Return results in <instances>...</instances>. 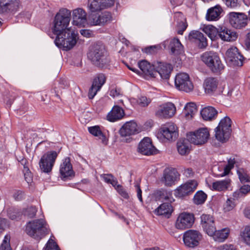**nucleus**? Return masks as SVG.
<instances>
[{"label":"nucleus","instance_id":"29","mask_svg":"<svg viewBox=\"0 0 250 250\" xmlns=\"http://www.w3.org/2000/svg\"><path fill=\"white\" fill-rule=\"evenodd\" d=\"M218 36L224 41L232 42L235 41L237 38L236 33L232 31L225 27H220Z\"/></svg>","mask_w":250,"mask_h":250},{"label":"nucleus","instance_id":"35","mask_svg":"<svg viewBox=\"0 0 250 250\" xmlns=\"http://www.w3.org/2000/svg\"><path fill=\"white\" fill-rule=\"evenodd\" d=\"M175 19L177 20V31L178 34L183 35L184 31L186 29L188 24L184 15L181 12L175 13Z\"/></svg>","mask_w":250,"mask_h":250},{"label":"nucleus","instance_id":"49","mask_svg":"<svg viewBox=\"0 0 250 250\" xmlns=\"http://www.w3.org/2000/svg\"><path fill=\"white\" fill-rule=\"evenodd\" d=\"M242 237L245 243L248 245H250V226L245 227Z\"/></svg>","mask_w":250,"mask_h":250},{"label":"nucleus","instance_id":"16","mask_svg":"<svg viewBox=\"0 0 250 250\" xmlns=\"http://www.w3.org/2000/svg\"><path fill=\"white\" fill-rule=\"evenodd\" d=\"M160 134L167 140L174 141L178 136L177 127L172 123H167L161 128Z\"/></svg>","mask_w":250,"mask_h":250},{"label":"nucleus","instance_id":"25","mask_svg":"<svg viewBox=\"0 0 250 250\" xmlns=\"http://www.w3.org/2000/svg\"><path fill=\"white\" fill-rule=\"evenodd\" d=\"M60 172L62 178L63 179L74 176V172L72 169V166L69 157L65 158L61 164Z\"/></svg>","mask_w":250,"mask_h":250},{"label":"nucleus","instance_id":"47","mask_svg":"<svg viewBox=\"0 0 250 250\" xmlns=\"http://www.w3.org/2000/svg\"><path fill=\"white\" fill-rule=\"evenodd\" d=\"M37 210V208L35 207L31 206L24 209L22 211V213L24 216L31 218L35 216Z\"/></svg>","mask_w":250,"mask_h":250},{"label":"nucleus","instance_id":"50","mask_svg":"<svg viewBox=\"0 0 250 250\" xmlns=\"http://www.w3.org/2000/svg\"><path fill=\"white\" fill-rule=\"evenodd\" d=\"M160 46L157 45H153L146 47L144 49V51L146 54H155L158 52L161 49Z\"/></svg>","mask_w":250,"mask_h":250},{"label":"nucleus","instance_id":"22","mask_svg":"<svg viewBox=\"0 0 250 250\" xmlns=\"http://www.w3.org/2000/svg\"><path fill=\"white\" fill-rule=\"evenodd\" d=\"M19 0H0V13L16 11L19 8Z\"/></svg>","mask_w":250,"mask_h":250},{"label":"nucleus","instance_id":"9","mask_svg":"<svg viewBox=\"0 0 250 250\" xmlns=\"http://www.w3.org/2000/svg\"><path fill=\"white\" fill-rule=\"evenodd\" d=\"M57 156L58 153L55 151H49L44 154L39 162L41 170L45 173L50 172L52 170Z\"/></svg>","mask_w":250,"mask_h":250},{"label":"nucleus","instance_id":"52","mask_svg":"<svg viewBox=\"0 0 250 250\" xmlns=\"http://www.w3.org/2000/svg\"><path fill=\"white\" fill-rule=\"evenodd\" d=\"M151 102V100L146 96H141L138 100V104L142 107L147 106Z\"/></svg>","mask_w":250,"mask_h":250},{"label":"nucleus","instance_id":"18","mask_svg":"<svg viewBox=\"0 0 250 250\" xmlns=\"http://www.w3.org/2000/svg\"><path fill=\"white\" fill-rule=\"evenodd\" d=\"M111 14L105 12L100 15L91 14L88 20V23L92 26L104 25L111 21Z\"/></svg>","mask_w":250,"mask_h":250},{"label":"nucleus","instance_id":"63","mask_svg":"<svg viewBox=\"0 0 250 250\" xmlns=\"http://www.w3.org/2000/svg\"><path fill=\"white\" fill-rule=\"evenodd\" d=\"M117 190L119 193L124 198H127L128 196L127 192L120 185L117 186Z\"/></svg>","mask_w":250,"mask_h":250},{"label":"nucleus","instance_id":"36","mask_svg":"<svg viewBox=\"0 0 250 250\" xmlns=\"http://www.w3.org/2000/svg\"><path fill=\"white\" fill-rule=\"evenodd\" d=\"M154 196L157 200H163L170 203L174 201L172 197V191L162 189L156 191L154 193Z\"/></svg>","mask_w":250,"mask_h":250},{"label":"nucleus","instance_id":"42","mask_svg":"<svg viewBox=\"0 0 250 250\" xmlns=\"http://www.w3.org/2000/svg\"><path fill=\"white\" fill-rule=\"evenodd\" d=\"M203 31L211 40L213 41L218 35L219 30L212 25H208L204 27Z\"/></svg>","mask_w":250,"mask_h":250},{"label":"nucleus","instance_id":"44","mask_svg":"<svg viewBox=\"0 0 250 250\" xmlns=\"http://www.w3.org/2000/svg\"><path fill=\"white\" fill-rule=\"evenodd\" d=\"M169 47L172 54H178L180 53L183 48V45L178 39L171 40Z\"/></svg>","mask_w":250,"mask_h":250},{"label":"nucleus","instance_id":"13","mask_svg":"<svg viewBox=\"0 0 250 250\" xmlns=\"http://www.w3.org/2000/svg\"><path fill=\"white\" fill-rule=\"evenodd\" d=\"M174 104L170 102L160 105L156 109L155 115L160 118L168 119L172 117L176 113Z\"/></svg>","mask_w":250,"mask_h":250},{"label":"nucleus","instance_id":"62","mask_svg":"<svg viewBox=\"0 0 250 250\" xmlns=\"http://www.w3.org/2000/svg\"><path fill=\"white\" fill-rule=\"evenodd\" d=\"M240 189L243 195L245 196L248 193L250 192V186L248 185H244L240 188Z\"/></svg>","mask_w":250,"mask_h":250},{"label":"nucleus","instance_id":"57","mask_svg":"<svg viewBox=\"0 0 250 250\" xmlns=\"http://www.w3.org/2000/svg\"><path fill=\"white\" fill-rule=\"evenodd\" d=\"M234 207V204L230 199H228L224 205V209L225 211H229L232 210Z\"/></svg>","mask_w":250,"mask_h":250},{"label":"nucleus","instance_id":"54","mask_svg":"<svg viewBox=\"0 0 250 250\" xmlns=\"http://www.w3.org/2000/svg\"><path fill=\"white\" fill-rule=\"evenodd\" d=\"M21 213L15 209H10L8 211V216L12 220H16L19 218Z\"/></svg>","mask_w":250,"mask_h":250},{"label":"nucleus","instance_id":"37","mask_svg":"<svg viewBox=\"0 0 250 250\" xmlns=\"http://www.w3.org/2000/svg\"><path fill=\"white\" fill-rule=\"evenodd\" d=\"M189 141L187 139H180L177 143V148L179 153L181 155L188 154L190 150Z\"/></svg>","mask_w":250,"mask_h":250},{"label":"nucleus","instance_id":"34","mask_svg":"<svg viewBox=\"0 0 250 250\" xmlns=\"http://www.w3.org/2000/svg\"><path fill=\"white\" fill-rule=\"evenodd\" d=\"M125 115L124 110L119 106H114L107 116V120L115 122L122 119Z\"/></svg>","mask_w":250,"mask_h":250},{"label":"nucleus","instance_id":"33","mask_svg":"<svg viewBox=\"0 0 250 250\" xmlns=\"http://www.w3.org/2000/svg\"><path fill=\"white\" fill-rule=\"evenodd\" d=\"M230 233V229L228 228L216 230L215 227V231L212 234H208L209 236H212L214 240L219 242H224L229 236Z\"/></svg>","mask_w":250,"mask_h":250},{"label":"nucleus","instance_id":"39","mask_svg":"<svg viewBox=\"0 0 250 250\" xmlns=\"http://www.w3.org/2000/svg\"><path fill=\"white\" fill-rule=\"evenodd\" d=\"M222 12V8L220 6L217 5L208 10L206 15V19L208 21L217 20L219 18Z\"/></svg>","mask_w":250,"mask_h":250},{"label":"nucleus","instance_id":"21","mask_svg":"<svg viewBox=\"0 0 250 250\" xmlns=\"http://www.w3.org/2000/svg\"><path fill=\"white\" fill-rule=\"evenodd\" d=\"M201 224L203 230L208 235L212 234L215 231V220L211 215L203 214L201 216Z\"/></svg>","mask_w":250,"mask_h":250},{"label":"nucleus","instance_id":"56","mask_svg":"<svg viewBox=\"0 0 250 250\" xmlns=\"http://www.w3.org/2000/svg\"><path fill=\"white\" fill-rule=\"evenodd\" d=\"M23 172L24 176V178L28 183H30L32 181V174L29 170L28 167H24L23 168Z\"/></svg>","mask_w":250,"mask_h":250},{"label":"nucleus","instance_id":"30","mask_svg":"<svg viewBox=\"0 0 250 250\" xmlns=\"http://www.w3.org/2000/svg\"><path fill=\"white\" fill-rule=\"evenodd\" d=\"M203 62L208 67L213 66L212 62L215 61V63L220 62V58L218 54L213 51H207L203 53L201 56Z\"/></svg>","mask_w":250,"mask_h":250},{"label":"nucleus","instance_id":"48","mask_svg":"<svg viewBox=\"0 0 250 250\" xmlns=\"http://www.w3.org/2000/svg\"><path fill=\"white\" fill-rule=\"evenodd\" d=\"M213 66H209L208 67L210 69L212 72L213 73H218L220 72L222 70H223L224 68V66L221 62V60H220V62L217 63H215V61L212 62Z\"/></svg>","mask_w":250,"mask_h":250},{"label":"nucleus","instance_id":"7","mask_svg":"<svg viewBox=\"0 0 250 250\" xmlns=\"http://www.w3.org/2000/svg\"><path fill=\"white\" fill-rule=\"evenodd\" d=\"M225 59L230 66H241L243 63L244 57L236 47L232 46L227 50Z\"/></svg>","mask_w":250,"mask_h":250},{"label":"nucleus","instance_id":"31","mask_svg":"<svg viewBox=\"0 0 250 250\" xmlns=\"http://www.w3.org/2000/svg\"><path fill=\"white\" fill-rule=\"evenodd\" d=\"M170 203L166 202L161 204L155 209V213L158 215H163L167 218H169L173 210Z\"/></svg>","mask_w":250,"mask_h":250},{"label":"nucleus","instance_id":"17","mask_svg":"<svg viewBox=\"0 0 250 250\" xmlns=\"http://www.w3.org/2000/svg\"><path fill=\"white\" fill-rule=\"evenodd\" d=\"M138 151L145 155H153L157 153L158 150L153 146L149 138H144L139 144Z\"/></svg>","mask_w":250,"mask_h":250},{"label":"nucleus","instance_id":"26","mask_svg":"<svg viewBox=\"0 0 250 250\" xmlns=\"http://www.w3.org/2000/svg\"><path fill=\"white\" fill-rule=\"evenodd\" d=\"M72 18L74 25L84 26L86 23V13L82 8H77L73 11Z\"/></svg>","mask_w":250,"mask_h":250},{"label":"nucleus","instance_id":"32","mask_svg":"<svg viewBox=\"0 0 250 250\" xmlns=\"http://www.w3.org/2000/svg\"><path fill=\"white\" fill-rule=\"evenodd\" d=\"M200 114L204 120L210 121L216 118L218 112L213 107L208 106L203 108Z\"/></svg>","mask_w":250,"mask_h":250},{"label":"nucleus","instance_id":"4","mask_svg":"<svg viewBox=\"0 0 250 250\" xmlns=\"http://www.w3.org/2000/svg\"><path fill=\"white\" fill-rule=\"evenodd\" d=\"M25 231L28 235L40 239L49 233V229L45 221L41 219L29 222L26 224Z\"/></svg>","mask_w":250,"mask_h":250},{"label":"nucleus","instance_id":"27","mask_svg":"<svg viewBox=\"0 0 250 250\" xmlns=\"http://www.w3.org/2000/svg\"><path fill=\"white\" fill-rule=\"evenodd\" d=\"M188 39L190 41H195L197 42L200 48H205L208 46L207 38L203 33L198 31H192L190 32Z\"/></svg>","mask_w":250,"mask_h":250},{"label":"nucleus","instance_id":"51","mask_svg":"<svg viewBox=\"0 0 250 250\" xmlns=\"http://www.w3.org/2000/svg\"><path fill=\"white\" fill-rule=\"evenodd\" d=\"M10 237L5 236L0 246V250H11L9 244Z\"/></svg>","mask_w":250,"mask_h":250},{"label":"nucleus","instance_id":"12","mask_svg":"<svg viewBox=\"0 0 250 250\" xmlns=\"http://www.w3.org/2000/svg\"><path fill=\"white\" fill-rule=\"evenodd\" d=\"M195 218L192 213L183 212L179 215L175 227L180 229H184L191 227L194 223Z\"/></svg>","mask_w":250,"mask_h":250},{"label":"nucleus","instance_id":"24","mask_svg":"<svg viewBox=\"0 0 250 250\" xmlns=\"http://www.w3.org/2000/svg\"><path fill=\"white\" fill-rule=\"evenodd\" d=\"M235 164L234 159L230 158L228 160V164L225 166H215L213 168V172L216 176L223 177L228 174L230 170L233 168Z\"/></svg>","mask_w":250,"mask_h":250},{"label":"nucleus","instance_id":"41","mask_svg":"<svg viewBox=\"0 0 250 250\" xmlns=\"http://www.w3.org/2000/svg\"><path fill=\"white\" fill-rule=\"evenodd\" d=\"M230 182L229 179L214 182L212 183V189L219 191L226 190L228 188Z\"/></svg>","mask_w":250,"mask_h":250},{"label":"nucleus","instance_id":"10","mask_svg":"<svg viewBox=\"0 0 250 250\" xmlns=\"http://www.w3.org/2000/svg\"><path fill=\"white\" fill-rule=\"evenodd\" d=\"M202 238L201 233L199 231L193 229L186 231L183 237L184 244L189 248L197 247Z\"/></svg>","mask_w":250,"mask_h":250},{"label":"nucleus","instance_id":"5","mask_svg":"<svg viewBox=\"0 0 250 250\" xmlns=\"http://www.w3.org/2000/svg\"><path fill=\"white\" fill-rule=\"evenodd\" d=\"M231 121L230 119L226 116L219 122L217 127L215 129L216 139L220 142H227L231 132Z\"/></svg>","mask_w":250,"mask_h":250},{"label":"nucleus","instance_id":"6","mask_svg":"<svg viewBox=\"0 0 250 250\" xmlns=\"http://www.w3.org/2000/svg\"><path fill=\"white\" fill-rule=\"evenodd\" d=\"M187 137L190 143L195 145H202L207 142L209 133L207 128H201L188 133Z\"/></svg>","mask_w":250,"mask_h":250},{"label":"nucleus","instance_id":"23","mask_svg":"<svg viewBox=\"0 0 250 250\" xmlns=\"http://www.w3.org/2000/svg\"><path fill=\"white\" fill-rule=\"evenodd\" d=\"M137 124L132 121L125 123L120 129L122 137L130 136L139 132Z\"/></svg>","mask_w":250,"mask_h":250},{"label":"nucleus","instance_id":"64","mask_svg":"<svg viewBox=\"0 0 250 250\" xmlns=\"http://www.w3.org/2000/svg\"><path fill=\"white\" fill-rule=\"evenodd\" d=\"M183 174L187 177H192L194 175V172L191 168H187L184 170Z\"/></svg>","mask_w":250,"mask_h":250},{"label":"nucleus","instance_id":"61","mask_svg":"<svg viewBox=\"0 0 250 250\" xmlns=\"http://www.w3.org/2000/svg\"><path fill=\"white\" fill-rule=\"evenodd\" d=\"M219 250H235L234 246L231 244H225L220 246Z\"/></svg>","mask_w":250,"mask_h":250},{"label":"nucleus","instance_id":"15","mask_svg":"<svg viewBox=\"0 0 250 250\" xmlns=\"http://www.w3.org/2000/svg\"><path fill=\"white\" fill-rule=\"evenodd\" d=\"M229 21L234 28L240 29L247 25L248 17L243 13L230 12L229 14Z\"/></svg>","mask_w":250,"mask_h":250},{"label":"nucleus","instance_id":"28","mask_svg":"<svg viewBox=\"0 0 250 250\" xmlns=\"http://www.w3.org/2000/svg\"><path fill=\"white\" fill-rule=\"evenodd\" d=\"M138 66L142 72L146 76L151 77H155L156 71L155 70V64L151 65L146 60H142L138 62Z\"/></svg>","mask_w":250,"mask_h":250},{"label":"nucleus","instance_id":"2","mask_svg":"<svg viewBox=\"0 0 250 250\" xmlns=\"http://www.w3.org/2000/svg\"><path fill=\"white\" fill-rule=\"evenodd\" d=\"M78 34L72 28L68 29L65 31L56 35L54 41L56 46L64 50L72 49L76 44Z\"/></svg>","mask_w":250,"mask_h":250},{"label":"nucleus","instance_id":"1","mask_svg":"<svg viewBox=\"0 0 250 250\" xmlns=\"http://www.w3.org/2000/svg\"><path fill=\"white\" fill-rule=\"evenodd\" d=\"M88 57L92 63L101 68H107L110 63V59L103 45H94L88 54Z\"/></svg>","mask_w":250,"mask_h":250},{"label":"nucleus","instance_id":"58","mask_svg":"<svg viewBox=\"0 0 250 250\" xmlns=\"http://www.w3.org/2000/svg\"><path fill=\"white\" fill-rule=\"evenodd\" d=\"M228 7L235 8L240 5V0H223Z\"/></svg>","mask_w":250,"mask_h":250},{"label":"nucleus","instance_id":"19","mask_svg":"<svg viewBox=\"0 0 250 250\" xmlns=\"http://www.w3.org/2000/svg\"><path fill=\"white\" fill-rule=\"evenodd\" d=\"M106 81V77L103 73L98 74L94 79L91 86L88 92V98L92 99L97 92L102 88Z\"/></svg>","mask_w":250,"mask_h":250},{"label":"nucleus","instance_id":"46","mask_svg":"<svg viewBox=\"0 0 250 250\" xmlns=\"http://www.w3.org/2000/svg\"><path fill=\"white\" fill-rule=\"evenodd\" d=\"M207 198V195L202 191H199L194 195L193 201L196 205L202 204Z\"/></svg>","mask_w":250,"mask_h":250},{"label":"nucleus","instance_id":"40","mask_svg":"<svg viewBox=\"0 0 250 250\" xmlns=\"http://www.w3.org/2000/svg\"><path fill=\"white\" fill-rule=\"evenodd\" d=\"M88 131L92 135L94 136L98 137L102 143L104 144H106L107 140L105 135L102 132L99 126L95 125L93 126L89 127Z\"/></svg>","mask_w":250,"mask_h":250},{"label":"nucleus","instance_id":"20","mask_svg":"<svg viewBox=\"0 0 250 250\" xmlns=\"http://www.w3.org/2000/svg\"><path fill=\"white\" fill-rule=\"evenodd\" d=\"M155 70L156 73L154 77L158 74L162 79L167 80L169 78L172 67L169 63L158 62L155 63Z\"/></svg>","mask_w":250,"mask_h":250},{"label":"nucleus","instance_id":"59","mask_svg":"<svg viewBox=\"0 0 250 250\" xmlns=\"http://www.w3.org/2000/svg\"><path fill=\"white\" fill-rule=\"evenodd\" d=\"M104 7L107 8L113 6L114 4L115 0H100Z\"/></svg>","mask_w":250,"mask_h":250},{"label":"nucleus","instance_id":"11","mask_svg":"<svg viewBox=\"0 0 250 250\" xmlns=\"http://www.w3.org/2000/svg\"><path fill=\"white\" fill-rule=\"evenodd\" d=\"M180 175L176 169L174 168H166L163 172L161 182L166 186L171 187L180 180Z\"/></svg>","mask_w":250,"mask_h":250},{"label":"nucleus","instance_id":"43","mask_svg":"<svg viewBox=\"0 0 250 250\" xmlns=\"http://www.w3.org/2000/svg\"><path fill=\"white\" fill-rule=\"evenodd\" d=\"M87 6L91 12L99 11L105 8L100 0H88Z\"/></svg>","mask_w":250,"mask_h":250},{"label":"nucleus","instance_id":"60","mask_svg":"<svg viewBox=\"0 0 250 250\" xmlns=\"http://www.w3.org/2000/svg\"><path fill=\"white\" fill-rule=\"evenodd\" d=\"M80 33L82 35L86 38L92 37L93 32L92 31L88 29H82L80 30Z\"/></svg>","mask_w":250,"mask_h":250},{"label":"nucleus","instance_id":"45","mask_svg":"<svg viewBox=\"0 0 250 250\" xmlns=\"http://www.w3.org/2000/svg\"><path fill=\"white\" fill-rule=\"evenodd\" d=\"M185 115L187 118H191L197 111L196 105L194 103L187 104L185 106Z\"/></svg>","mask_w":250,"mask_h":250},{"label":"nucleus","instance_id":"38","mask_svg":"<svg viewBox=\"0 0 250 250\" xmlns=\"http://www.w3.org/2000/svg\"><path fill=\"white\" fill-rule=\"evenodd\" d=\"M218 82L214 78H208L204 82V86L205 92L207 94H212L217 88Z\"/></svg>","mask_w":250,"mask_h":250},{"label":"nucleus","instance_id":"3","mask_svg":"<svg viewBox=\"0 0 250 250\" xmlns=\"http://www.w3.org/2000/svg\"><path fill=\"white\" fill-rule=\"evenodd\" d=\"M71 11L62 8L56 14L53 20L51 29L55 35L71 28H67L70 21Z\"/></svg>","mask_w":250,"mask_h":250},{"label":"nucleus","instance_id":"53","mask_svg":"<svg viewBox=\"0 0 250 250\" xmlns=\"http://www.w3.org/2000/svg\"><path fill=\"white\" fill-rule=\"evenodd\" d=\"M239 178L241 183L250 182V177L245 172L238 171Z\"/></svg>","mask_w":250,"mask_h":250},{"label":"nucleus","instance_id":"8","mask_svg":"<svg viewBox=\"0 0 250 250\" xmlns=\"http://www.w3.org/2000/svg\"><path fill=\"white\" fill-rule=\"evenodd\" d=\"M175 85L178 90L186 92H189L193 89V85L190 80L189 76L186 73H180L176 75Z\"/></svg>","mask_w":250,"mask_h":250},{"label":"nucleus","instance_id":"14","mask_svg":"<svg viewBox=\"0 0 250 250\" xmlns=\"http://www.w3.org/2000/svg\"><path fill=\"white\" fill-rule=\"evenodd\" d=\"M197 186L195 180H189L177 188L174 191V194L179 198L188 196L196 189Z\"/></svg>","mask_w":250,"mask_h":250},{"label":"nucleus","instance_id":"55","mask_svg":"<svg viewBox=\"0 0 250 250\" xmlns=\"http://www.w3.org/2000/svg\"><path fill=\"white\" fill-rule=\"evenodd\" d=\"M44 250H60L58 246L52 239L49 240Z\"/></svg>","mask_w":250,"mask_h":250}]
</instances>
